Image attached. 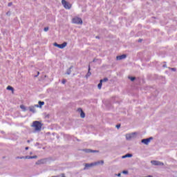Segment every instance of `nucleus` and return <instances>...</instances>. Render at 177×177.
<instances>
[{"label":"nucleus","instance_id":"9d476101","mask_svg":"<svg viewBox=\"0 0 177 177\" xmlns=\"http://www.w3.org/2000/svg\"><path fill=\"white\" fill-rule=\"evenodd\" d=\"M86 153H99V151L87 149L86 150Z\"/></svg>","mask_w":177,"mask_h":177},{"label":"nucleus","instance_id":"cd10ccee","mask_svg":"<svg viewBox=\"0 0 177 177\" xmlns=\"http://www.w3.org/2000/svg\"><path fill=\"white\" fill-rule=\"evenodd\" d=\"M8 6H12V3H9Z\"/></svg>","mask_w":177,"mask_h":177},{"label":"nucleus","instance_id":"c85d7f7f","mask_svg":"<svg viewBox=\"0 0 177 177\" xmlns=\"http://www.w3.org/2000/svg\"><path fill=\"white\" fill-rule=\"evenodd\" d=\"M25 150H28V147H26L25 148Z\"/></svg>","mask_w":177,"mask_h":177},{"label":"nucleus","instance_id":"5701e85b","mask_svg":"<svg viewBox=\"0 0 177 177\" xmlns=\"http://www.w3.org/2000/svg\"><path fill=\"white\" fill-rule=\"evenodd\" d=\"M66 79H64V80H62V84H66Z\"/></svg>","mask_w":177,"mask_h":177},{"label":"nucleus","instance_id":"f8f14e48","mask_svg":"<svg viewBox=\"0 0 177 177\" xmlns=\"http://www.w3.org/2000/svg\"><path fill=\"white\" fill-rule=\"evenodd\" d=\"M102 85H103V83L102 82V80H100V83L97 85L98 89H102Z\"/></svg>","mask_w":177,"mask_h":177},{"label":"nucleus","instance_id":"f3484780","mask_svg":"<svg viewBox=\"0 0 177 177\" xmlns=\"http://www.w3.org/2000/svg\"><path fill=\"white\" fill-rule=\"evenodd\" d=\"M126 138H127V139H131V138H132V135L131 134H127Z\"/></svg>","mask_w":177,"mask_h":177},{"label":"nucleus","instance_id":"e433bc0d","mask_svg":"<svg viewBox=\"0 0 177 177\" xmlns=\"http://www.w3.org/2000/svg\"><path fill=\"white\" fill-rule=\"evenodd\" d=\"M28 143H30V140H28Z\"/></svg>","mask_w":177,"mask_h":177},{"label":"nucleus","instance_id":"473e14b6","mask_svg":"<svg viewBox=\"0 0 177 177\" xmlns=\"http://www.w3.org/2000/svg\"><path fill=\"white\" fill-rule=\"evenodd\" d=\"M30 111H33V109H30Z\"/></svg>","mask_w":177,"mask_h":177},{"label":"nucleus","instance_id":"412c9836","mask_svg":"<svg viewBox=\"0 0 177 177\" xmlns=\"http://www.w3.org/2000/svg\"><path fill=\"white\" fill-rule=\"evenodd\" d=\"M48 30H49V28L48 27L44 28V31H48Z\"/></svg>","mask_w":177,"mask_h":177},{"label":"nucleus","instance_id":"2eb2a0df","mask_svg":"<svg viewBox=\"0 0 177 177\" xmlns=\"http://www.w3.org/2000/svg\"><path fill=\"white\" fill-rule=\"evenodd\" d=\"M44 104H45L44 102L39 101V107H42V106H44Z\"/></svg>","mask_w":177,"mask_h":177},{"label":"nucleus","instance_id":"aec40b11","mask_svg":"<svg viewBox=\"0 0 177 177\" xmlns=\"http://www.w3.org/2000/svg\"><path fill=\"white\" fill-rule=\"evenodd\" d=\"M59 44L57 43H54V46H57V48H59Z\"/></svg>","mask_w":177,"mask_h":177},{"label":"nucleus","instance_id":"2f4dec72","mask_svg":"<svg viewBox=\"0 0 177 177\" xmlns=\"http://www.w3.org/2000/svg\"><path fill=\"white\" fill-rule=\"evenodd\" d=\"M171 70H173L174 71H175V68H171Z\"/></svg>","mask_w":177,"mask_h":177},{"label":"nucleus","instance_id":"423d86ee","mask_svg":"<svg viewBox=\"0 0 177 177\" xmlns=\"http://www.w3.org/2000/svg\"><path fill=\"white\" fill-rule=\"evenodd\" d=\"M151 163L153 165H164V163L162 162L157 161V160H151Z\"/></svg>","mask_w":177,"mask_h":177},{"label":"nucleus","instance_id":"393cba45","mask_svg":"<svg viewBox=\"0 0 177 177\" xmlns=\"http://www.w3.org/2000/svg\"><path fill=\"white\" fill-rule=\"evenodd\" d=\"M122 173L123 174H128V171H123Z\"/></svg>","mask_w":177,"mask_h":177},{"label":"nucleus","instance_id":"f257e3e1","mask_svg":"<svg viewBox=\"0 0 177 177\" xmlns=\"http://www.w3.org/2000/svg\"><path fill=\"white\" fill-rule=\"evenodd\" d=\"M32 127L36 132H39V131L42 129V123L39 121H35L33 122Z\"/></svg>","mask_w":177,"mask_h":177},{"label":"nucleus","instance_id":"4be33fe9","mask_svg":"<svg viewBox=\"0 0 177 177\" xmlns=\"http://www.w3.org/2000/svg\"><path fill=\"white\" fill-rule=\"evenodd\" d=\"M89 71H91V67H88V75H91V73H89Z\"/></svg>","mask_w":177,"mask_h":177},{"label":"nucleus","instance_id":"4c0bfd02","mask_svg":"<svg viewBox=\"0 0 177 177\" xmlns=\"http://www.w3.org/2000/svg\"><path fill=\"white\" fill-rule=\"evenodd\" d=\"M95 38H99V37L97 36Z\"/></svg>","mask_w":177,"mask_h":177},{"label":"nucleus","instance_id":"6ab92c4d","mask_svg":"<svg viewBox=\"0 0 177 177\" xmlns=\"http://www.w3.org/2000/svg\"><path fill=\"white\" fill-rule=\"evenodd\" d=\"M129 80H131V81H135L136 77H129Z\"/></svg>","mask_w":177,"mask_h":177},{"label":"nucleus","instance_id":"f704fd0d","mask_svg":"<svg viewBox=\"0 0 177 177\" xmlns=\"http://www.w3.org/2000/svg\"><path fill=\"white\" fill-rule=\"evenodd\" d=\"M36 107H39V105H36Z\"/></svg>","mask_w":177,"mask_h":177},{"label":"nucleus","instance_id":"b1692460","mask_svg":"<svg viewBox=\"0 0 177 177\" xmlns=\"http://www.w3.org/2000/svg\"><path fill=\"white\" fill-rule=\"evenodd\" d=\"M120 127H121V124H118V125H116V128H120Z\"/></svg>","mask_w":177,"mask_h":177},{"label":"nucleus","instance_id":"4468645a","mask_svg":"<svg viewBox=\"0 0 177 177\" xmlns=\"http://www.w3.org/2000/svg\"><path fill=\"white\" fill-rule=\"evenodd\" d=\"M20 109H21V110H23V111H26V110H27L26 106L23 104L20 105Z\"/></svg>","mask_w":177,"mask_h":177},{"label":"nucleus","instance_id":"bb28decb","mask_svg":"<svg viewBox=\"0 0 177 177\" xmlns=\"http://www.w3.org/2000/svg\"><path fill=\"white\" fill-rule=\"evenodd\" d=\"M61 176H62V177H66V175H64V174H62L61 175Z\"/></svg>","mask_w":177,"mask_h":177},{"label":"nucleus","instance_id":"7ed1b4c3","mask_svg":"<svg viewBox=\"0 0 177 177\" xmlns=\"http://www.w3.org/2000/svg\"><path fill=\"white\" fill-rule=\"evenodd\" d=\"M62 3L65 9H71V4L66 1V0H62Z\"/></svg>","mask_w":177,"mask_h":177},{"label":"nucleus","instance_id":"1a4fd4ad","mask_svg":"<svg viewBox=\"0 0 177 177\" xmlns=\"http://www.w3.org/2000/svg\"><path fill=\"white\" fill-rule=\"evenodd\" d=\"M67 46V42H64L62 44H59V46H58V48H59V49H64V48H66Z\"/></svg>","mask_w":177,"mask_h":177},{"label":"nucleus","instance_id":"a878e982","mask_svg":"<svg viewBox=\"0 0 177 177\" xmlns=\"http://www.w3.org/2000/svg\"><path fill=\"white\" fill-rule=\"evenodd\" d=\"M17 159L20 158L21 160L24 158V157H17Z\"/></svg>","mask_w":177,"mask_h":177},{"label":"nucleus","instance_id":"c756f323","mask_svg":"<svg viewBox=\"0 0 177 177\" xmlns=\"http://www.w3.org/2000/svg\"><path fill=\"white\" fill-rule=\"evenodd\" d=\"M138 42H142V39H139V40H138Z\"/></svg>","mask_w":177,"mask_h":177},{"label":"nucleus","instance_id":"a211bd4d","mask_svg":"<svg viewBox=\"0 0 177 177\" xmlns=\"http://www.w3.org/2000/svg\"><path fill=\"white\" fill-rule=\"evenodd\" d=\"M25 158H37V156H26Z\"/></svg>","mask_w":177,"mask_h":177},{"label":"nucleus","instance_id":"6e6552de","mask_svg":"<svg viewBox=\"0 0 177 177\" xmlns=\"http://www.w3.org/2000/svg\"><path fill=\"white\" fill-rule=\"evenodd\" d=\"M77 111H80V117L82 118H85V113H84V111H82V109H77Z\"/></svg>","mask_w":177,"mask_h":177},{"label":"nucleus","instance_id":"dca6fc26","mask_svg":"<svg viewBox=\"0 0 177 177\" xmlns=\"http://www.w3.org/2000/svg\"><path fill=\"white\" fill-rule=\"evenodd\" d=\"M100 81H102V82H107V81H109V79L107 77L104 78L103 80H101Z\"/></svg>","mask_w":177,"mask_h":177},{"label":"nucleus","instance_id":"72a5a7b5","mask_svg":"<svg viewBox=\"0 0 177 177\" xmlns=\"http://www.w3.org/2000/svg\"><path fill=\"white\" fill-rule=\"evenodd\" d=\"M147 177H153L152 176H147Z\"/></svg>","mask_w":177,"mask_h":177},{"label":"nucleus","instance_id":"0eeeda50","mask_svg":"<svg viewBox=\"0 0 177 177\" xmlns=\"http://www.w3.org/2000/svg\"><path fill=\"white\" fill-rule=\"evenodd\" d=\"M127 57V55H122L116 57L117 60H122V59H125Z\"/></svg>","mask_w":177,"mask_h":177},{"label":"nucleus","instance_id":"39448f33","mask_svg":"<svg viewBox=\"0 0 177 177\" xmlns=\"http://www.w3.org/2000/svg\"><path fill=\"white\" fill-rule=\"evenodd\" d=\"M151 139H153V138L142 139L141 142L142 143H144V145H149Z\"/></svg>","mask_w":177,"mask_h":177},{"label":"nucleus","instance_id":"20e7f679","mask_svg":"<svg viewBox=\"0 0 177 177\" xmlns=\"http://www.w3.org/2000/svg\"><path fill=\"white\" fill-rule=\"evenodd\" d=\"M72 23L74 24H82V19L80 17H75L72 19Z\"/></svg>","mask_w":177,"mask_h":177},{"label":"nucleus","instance_id":"ddd939ff","mask_svg":"<svg viewBox=\"0 0 177 177\" xmlns=\"http://www.w3.org/2000/svg\"><path fill=\"white\" fill-rule=\"evenodd\" d=\"M128 157H132V154H131V153H127V154L123 156H122V158H128Z\"/></svg>","mask_w":177,"mask_h":177},{"label":"nucleus","instance_id":"9b49d317","mask_svg":"<svg viewBox=\"0 0 177 177\" xmlns=\"http://www.w3.org/2000/svg\"><path fill=\"white\" fill-rule=\"evenodd\" d=\"M7 90L12 91V93L15 92V88H13V87L10 86H7Z\"/></svg>","mask_w":177,"mask_h":177},{"label":"nucleus","instance_id":"f03ea898","mask_svg":"<svg viewBox=\"0 0 177 177\" xmlns=\"http://www.w3.org/2000/svg\"><path fill=\"white\" fill-rule=\"evenodd\" d=\"M100 164L104 165V161L100 160V161H97V162L90 163V164L89 163H86L85 164V167L86 168H91V167H96V165H100Z\"/></svg>","mask_w":177,"mask_h":177},{"label":"nucleus","instance_id":"c9c22d12","mask_svg":"<svg viewBox=\"0 0 177 177\" xmlns=\"http://www.w3.org/2000/svg\"><path fill=\"white\" fill-rule=\"evenodd\" d=\"M37 75H39V72L37 73Z\"/></svg>","mask_w":177,"mask_h":177},{"label":"nucleus","instance_id":"7c9ffc66","mask_svg":"<svg viewBox=\"0 0 177 177\" xmlns=\"http://www.w3.org/2000/svg\"><path fill=\"white\" fill-rule=\"evenodd\" d=\"M118 176H121V174H118Z\"/></svg>","mask_w":177,"mask_h":177}]
</instances>
